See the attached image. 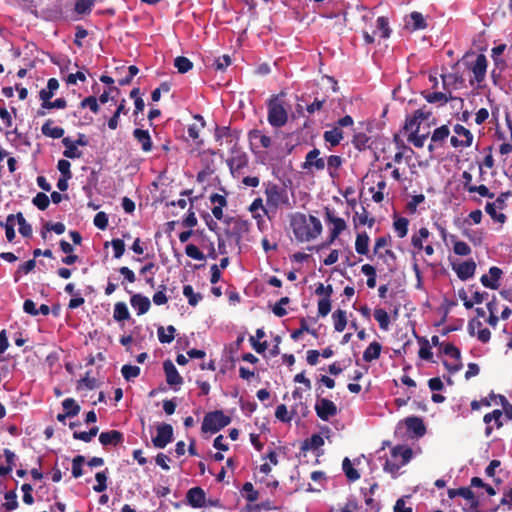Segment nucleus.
Returning a JSON list of instances; mask_svg holds the SVG:
<instances>
[{"label": "nucleus", "instance_id": "1", "mask_svg": "<svg viewBox=\"0 0 512 512\" xmlns=\"http://www.w3.org/2000/svg\"><path fill=\"white\" fill-rule=\"evenodd\" d=\"M290 225L296 239L300 242L311 241L322 232L321 221L313 215L306 216L297 212L291 216Z\"/></svg>", "mask_w": 512, "mask_h": 512}, {"label": "nucleus", "instance_id": "2", "mask_svg": "<svg viewBox=\"0 0 512 512\" xmlns=\"http://www.w3.org/2000/svg\"><path fill=\"white\" fill-rule=\"evenodd\" d=\"M461 63L471 74L469 78L470 86L478 89L484 88L488 68L487 57L483 53L469 50L463 55Z\"/></svg>", "mask_w": 512, "mask_h": 512}, {"label": "nucleus", "instance_id": "3", "mask_svg": "<svg viewBox=\"0 0 512 512\" xmlns=\"http://www.w3.org/2000/svg\"><path fill=\"white\" fill-rule=\"evenodd\" d=\"M267 120L274 128L283 127L288 121V112L280 95H272L267 101Z\"/></svg>", "mask_w": 512, "mask_h": 512}, {"label": "nucleus", "instance_id": "4", "mask_svg": "<svg viewBox=\"0 0 512 512\" xmlns=\"http://www.w3.org/2000/svg\"><path fill=\"white\" fill-rule=\"evenodd\" d=\"M413 451L405 445H397L391 450V458L387 459L384 464V471L397 474L398 470L406 465L412 458Z\"/></svg>", "mask_w": 512, "mask_h": 512}, {"label": "nucleus", "instance_id": "5", "mask_svg": "<svg viewBox=\"0 0 512 512\" xmlns=\"http://www.w3.org/2000/svg\"><path fill=\"white\" fill-rule=\"evenodd\" d=\"M265 187L266 204L276 210L281 205L290 206L287 190L273 182L263 184Z\"/></svg>", "mask_w": 512, "mask_h": 512}, {"label": "nucleus", "instance_id": "6", "mask_svg": "<svg viewBox=\"0 0 512 512\" xmlns=\"http://www.w3.org/2000/svg\"><path fill=\"white\" fill-rule=\"evenodd\" d=\"M227 228L224 233L226 237L236 245H240L243 236L249 232L250 223L240 217H229L225 220Z\"/></svg>", "mask_w": 512, "mask_h": 512}, {"label": "nucleus", "instance_id": "7", "mask_svg": "<svg viewBox=\"0 0 512 512\" xmlns=\"http://www.w3.org/2000/svg\"><path fill=\"white\" fill-rule=\"evenodd\" d=\"M231 423V418L226 416L223 411L215 410L207 413L202 422V431L216 433Z\"/></svg>", "mask_w": 512, "mask_h": 512}, {"label": "nucleus", "instance_id": "8", "mask_svg": "<svg viewBox=\"0 0 512 512\" xmlns=\"http://www.w3.org/2000/svg\"><path fill=\"white\" fill-rule=\"evenodd\" d=\"M315 412L317 416L323 420L328 421L338 413L336 404L327 398H318L315 404Z\"/></svg>", "mask_w": 512, "mask_h": 512}, {"label": "nucleus", "instance_id": "9", "mask_svg": "<svg viewBox=\"0 0 512 512\" xmlns=\"http://www.w3.org/2000/svg\"><path fill=\"white\" fill-rule=\"evenodd\" d=\"M173 440V427L170 424L162 423L157 427V435L152 438L156 448L163 449Z\"/></svg>", "mask_w": 512, "mask_h": 512}, {"label": "nucleus", "instance_id": "10", "mask_svg": "<svg viewBox=\"0 0 512 512\" xmlns=\"http://www.w3.org/2000/svg\"><path fill=\"white\" fill-rule=\"evenodd\" d=\"M431 115L430 111L424 108L417 109L413 115L407 116L405 119L404 130L410 133L418 132L420 124L423 120H427Z\"/></svg>", "mask_w": 512, "mask_h": 512}, {"label": "nucleus", "instance_id": "11", "mask_svg": "<svg viewBox=\"0 0 512 512\" xmlns=\"http://www.w3.org/2000/svg\"><path fill=\"white\" fill-rule=\"evenodd\" d=\"M231 152L232 156L227 160V165L231 174L234 175L236 172H239L248 165L249 158L245 152L236 147H233Z\"/></svg>", "mask_w": 512, "mask_h": 512}, {"label": "nucleus", "instance_id": "12", "mask_svg": "<svg viewBox=\"0 0 512 512\" xmlns=\"http://www.w3.org/2000/svg\"><path fill=\"white\" fill-rule=\"evenodd\" d=\"M320 154L321 152L317 148L310 150L305 156L302 168L311 172H313V169L316 171L323 170L325 168V161L323 158L319 157Z\"/></svg>", "mask_w": 512, "mask_h": 512}, {"label": "nucleus", "instance_id": "13", "mask_svg": "<svg viewBox=\"0 0 512 512\" xmlns=\"http://www.w3.org/2000/svg\"><path fill=\"white\" fill-rule=\"evenodd\" d=\"M325 220L332 224L333 227L330 229L332 237H339V235L347 228V224L343 218L336 217L331 209L325 208Z\"/></svg>", "mask_w": 512, "mask_h": 512}, {"label": "nucleus", "instance_id": "14", "mask_svg": "<svg viewBox=\"0 0 512 512\" xmlns=\"http://www.w3.org/2000/svg\"><path fill=\"white\" fill-rule=\"evenodd\" d=\"M163 369L166 376V382L170 386H177L183 383V378L179 374L173 362L169 359L163 362Z\"/></svg>", "mask_w": 512, "mask_h": 512}, {"label": "nucleus", "instance_id": "15", "mask_svg": "<svg viewBox=\"0 0 512 512\" xmlns=\"http://www.w3.org/2000/svg\"><path fill=\"white\" fill-rule=\"evenodd\" d=\"M186 500L191 507L202 508L205 506V491L201 487H193L187 491Z\"/></svg>", "mask_w": 512, "mask_h": 512}, {"label": "nucleus", "instance_id": "16", "mask_svg": "<svg viewBox=\"0 0 512 512\" xmlns=\"http://www.w3.org/2000/svg\"><path fill=\"white\" fill-rule=\"evenodd\" d=\"M453 270L456 272L458 278L462 281H465L475 274L476 271V263L473 259H469L460 264L453 265Z\"/></svg>", "mask_w": 512, "mask_h": 512}, {"label": "nucleus", "instance_id": "17", "mask_svg": "<svg viewBox=\"0 0 512 512\" xmlns=\"http://www.w3.org/2000/svg\"><path fill=\"white\" fill-rule=\"evenodd\" d=\"M489 275H482L480 281L483 286L490 289H498L502 270L496 266L489 269Z\"/></svg>", "mask_w": 512, "mask_h": 512}, {"label": "nucleus", "instance_id": "18", "mask_svg": "<svg viewBox=\"0 0 512 512\" xmlns=\"http://www.w3.org/2000/svg\"><path fill=\"white\" fill-rule=\"evenodd\" d=\"M422 95L424 96L425 100L428 103H440L441 105L446 104L450 100H457L460 102L461 105H463L464 100L460 97H454L450 93L446 94L443 92H432V93H425L422 92Z\"/></svg>", "mask_w": 512, "mask_h": 512}, {"label": "nucleus", "instance_id": "19", "mask_svg": "<svg viewBox=\"0 0 512 512\" xmlns=\"http://www.w3.org/2000/svg\"><path fill=\"white\" fill-rule=\"evenodd\" d=\"M130 303L138 315L147 313L151 307L149 298L142 294H133L130 298Z\"/></svg>", "mask_w": 512, "mask_h": 512}, {"label": "nucleus", "instance_id": "20", "mask_svg": "<svg viewBox=\"0 0 512 512\" xmlns=\"http://www.w3.org/2000/svg\"><path fill=\"white\" fill-rule=\"evenodd\" d=\"M123 433L118 430H110L102 432L99 435V442L103 446L113 445L117 446L123 442Z\"/></svg>", "mask_w": 512, "mask_h": 512}, {"label": "nucleus", "instance_id": "21", "mask_svg": "<svg viewBox=\"0 0 512 512\" xmlns=\"http://www.w3.org/2000/svg\"><path fill=\"white\" fill-rule=\"evenodd\" d=\"M407 430L413 432L417 437H421L426 433V427L421 418L411 416L405 419Z\"/></svg>", "mask_w": 512, "mask_h": 512}, {"label": "nucleus", "instance_id": "22", "mask_svg": "<svg viewBox=\"0 0 512 512\" xmlns=\"http://www.w3.org/2000/svg\"><path fill=\"white\" fill-rule=\"evenodd\" d=\"M133 136L137 140V142L141 145V149L144 152H150L152 150L153 145H152V140H151L148 130H143V129L137 128L133 131Z\"/></svg>", "mask_w": 512, "mask_h": 512}, {"label": "nucleus", "instance_id": "23", "mask_svg": "<svg viewBox=\"0 0 512 512\" xmlns=\"http://www.w3.org/2000/svg\"><path fill=\"white\" fill-rule=\"evenodd\" d=\"M53 120L48 119L41 127V132L44 136L50 137L52 139H59L64 136V129L62 127H53Z\"/></svg>", "mask_w": 512, "mask_h": 512}, {"label": "nucleus", "instance_id": "24", "mask_svg": "<svg viewBox=\"0 0 512 512\" xmlns=\"http://www.w3.org/2000/svg\"><path fill=\"white\" fill-rule=\"evenodd\" d=\"M406 26L411 30L415 31L425 29L427 27V23L420 12L413 11L410 14V21L406 23Z\"/></svg>", "mask_w": 512, "mask_h": 512}, {"label": "nucleus", "instance_id": "25", "mask_svg": "<svg viewBox=\"0 0 512 512\" xmlns=\"http://www.w3.org/2000/svg\"><path fill=\"white\" fill-rule=\"evenodd\" d=\"M382 346L379 342L373 341L363 352V360L372 362L380 357Z\"/></svg>", "mask_w": 512, "mask_h": 512}, {"label": "nucleus", "instance_id": "26", "mask_svg": "<svg viewBox=\"0 0 512 512\" xmlns=\"http://www.w3.org/2000/svg\"><path fill=\"white\" fill-rule=\"evenodd\" d=\"M370 238L366 232L358 233L355 240V250L360 255H367L369 252Z\"/></svg>", "mask_w": 512, "mask_h": 512}, {"label": "nucleus", "instance_id": "27", "mask_svg": "<svg viewBox=\"0 0 512 512\" xmlns=\"http://www.w3.org/2000/svg\"><path fill=\"white\" fill-rule=\"evenodd\" d=\"M323 138L325 142L329 143L332 147H335L342 141L343 131L339 127H334L332 130L325 131Z\"/></svg>", "mask_w": 512, "mask_h": 512}, {"label": "nucleus", "instance_id": "28", "mask_svg": "<svg viewBox=\"0 0 512 512\" xmlns=\"http://www.w3.org/2000/svg\"><path fill=\"white\" fill-rule=\"evenodd\" d=\"M343 159L338 155H330L327 158V170L332 179L338 177V169L342 166Z\"/></svg>", "mask_w": 512, "mask_h": 512}, {"label": "nucleus", "instance_id": "29", "mask_svg": "<svg viewBox=\"0 0 512 512\" xmlns=\"http://www.w3.org/2000/svg\"><path fill=\"white\" fill-rule=\"evenodd\" d=\"M332 319L334 323V329L337 332H342L346 328L347 325V316L346 311L342 309H337L332 314Z\"/></svg>", "mask_w": 512, "mask_h": 512}, {"label": "nucleus", "instance_id": "30", "mask_svg": "<svg viewBox=\"0 0 512 512\" xmlns=\"http://www.w3.org/2000/svg\"><path fill=\"white\" fill-rule=\"evenodd\" d=\"M194 119L199 123H193L188 126V135L193 140H197L200 136V131L205 127V121L200 114L194 115Z\"/></svg>", "mask_w": 512, "mask_h": 512}, {"label": "nucleus", "instance_id": "31", "mask_svg": "<svg viewBox=\"0 0 512 512\" xmlns=\"http://www.w3.org/2000/svg\"><path fill=\"white\" fill-rule=\"evenodd\" d=\"M449 134V127L447 125H442L433 131L431 136V142L439 144V146H442L443 142L448 138Z\"/></svg>", "mask_w": 512, "mask_h": 512}, {"label": "nucleus", "instance_id": "32", "mask_svg": "<svg viewBox=\"0 0 512 512\" xmlns=\"http://www.w3.org/2000/svg\"><path fill=\"white\" fill-rule=\"evenodd\" d=\"M167 332L165 333V328L163 326L158 327L157 334L158 339L161 343H171L175 338L176 328L173 325H169L166 328Z\"/></svg>", "mask_w": 512, "mask_h": 512}, {"label": "nucleus", "instance_id": "33", "mask_svg": "<svg viewBox=\"0 0 512 512\" xmlns=\"http://www.w3.org/2000/svg\"><path fill=\"white\" fill-rule=\"evenodd\" d=\"M374 318L378 322L380 329L388 330L390 325V317L386 310L383 308H376L374 310Z\"/></svg>", "mask_w": 512, "mask_h": 512}, {"label": "nucleus", "instance_id": "34", "mask_svg": "<svg viewBox=\"0 0 512 512\" xmlns=\"http://www.w3.org/2000/svg\"><path fill=\"white\" fill-rule=\"evenodd\" d=\"M342 469L349 481L354 482L360 478V473L353 467L350 459L347 457L342 462Z\"/></svg>", "mask_w": 512, "mask_h": 512}, {"label": "nucleus", "instance_id": "35", "mask_svg": "<svg viewBox=\"0 0 512 512\" xmlns=\"http://www.w3.org/2000/svg\"><path fill=\"white\" fill-rule=\"evenodd\" d=\"M113 318L118 322L128 320L130 318L129 310L124 302H117L115 304Z\"/></svg>", "mask_w": 512, "mask_h": 512}, {"label": "nucleus", "instance_id": "36", "mask_svg": "<svg viewBox=\"0 0 512 512\" xmlns=\"http://www.w3.org/2000/svg\"><path fill=\"white\" fill-rule=\"evenodd\" d=\"M174 66L179 73L184 74L193 68V62L184 56H178L174 60Z\"/></svg>", "mask_w": 512, "mask_h": 512}, {"label": "nucleus", "instance_id": "37", "mask_svg": "<svg viewBox=\"0 0 512 512\" xmlns=\"http://www.w3.org/2000/svg\"><path fill=\"white\" fill-rule=\"evenodd\" d=\"M183 295L188 299L189 305L193 307L203 299V296L200 293L194 292V289L191 285H185L183 287Z\"/></svg>", "mask_w": 512, "mask_h": 512}, {"label": "nucleus", "instance_id": "38", "mask_svg": "<svg viewBox=\"0 0 512 512\" xmlns=\"http://www.w3.org/2000/svg\"><path fill=\"white\" fill-rule=\"evenodd\" d=\"M490 398L498 399L503 407V414L506 416L508 420H512V404L508 402L506 397L501 394H495L494 392H491Z\"/></svg>", "mask_w": 512, "mask_h": 512}, {"label": "nucleus", "instance_id": "39", "mask_svg": "<svg viewBox=\"0 0 512 512\" xmlns=\"http://www.w3.org/2000/svg\"><path fill=\"white\" fill-rule=\"evenodd\" d=\"M408 225L409 220L405 217H399L394 221L393 226L399 238H404L407 235Z\"/></svg>", "mask_w": 512, "mask_h": 512}, {"label": "nucleus", "instance_id": "40", "mask_svg": "<svg viewBox=\"0 0 512 512\" xmlns=\"http://www.w3.org/2000/svg\"><path fill=\"white\" fill-rule=\"evenodd\" d=\"M453 131L456 135L464 138L463 140L465 144H467V146L472 145L474 136L469 129L465 128L461 124H455L453 127Z\"/></svg>", "mask_w": 512, "mask_h": 512}, {"label": "nucleus", "instance_id": "41", "mask_svg": "<svg viewBox=\"0 0 512 512\" xmlns=\"http://www.w3.org/2000/svg\"><path fill=\"white\" fill-rule=\"evenodd\" d=\"M451 239L454 241L453 251L455 254L459 256H467L471 253V248L466 242L456 240L455 235H451Z\"/></svg>", "mask_w": 512, "mask_h": 512}, {"label": "nucleus", "instance_id": "42", "mask_svg": "<svg viewBox=\"0 0 512 512\" xmlns=\"http://www.w3.org/2000/svg\"><path fill=\"white\" fill-rule=\"evenodd\" d=\"M17 223L19 225V233L23 237H30L32 235V227L31 225L26 221L23 214L21 212L16 214Z\"/></svg>", "mask_w": 512, "mask_h": 512}, {"label": "nucleus", "instance_id": "43", "mask_svg": "<svg viewBox=\"0 0 512 512\" xmlns=\"http://www.w3.org/2000/svg\"><path fill=\"white\" fill-rule=\"evenodd\" d=\"M250 140L258 139L261 147L269 148L271 146V138L267 135H264L260 130H251L248 134Z\"/></svg>", "mask_w": 512, "mask_h": 512}, {"label": "nucleus", "instance_id": "44", "mask_svg": "<svg viewBox=\"0 0 512 512\" xmlns=\"http://www.w3.org/2000/svg\"><path fill=\"white\" fill-rule=\"evenodd\" d=\"M495 203L488 202L485 206L486 213L496 222L504 223L507 219L504 213H497Z\"/></svg>", "mask_w": 512, "mask_h": 512}, {"label": "nucleus", "instance_id": "45", "mask_svg": "<svg viewBox=\"0 0 512 512\" xmlns=\"http://www.w3.org/2000/svg\"><path fill=\"white\" fill-rule=\"evenodd\" d=\"M97 484L93 486V490L97 493H101L107 489V470L97 472L95 475Z\"/></svg>", "mask_w": 512, "mask_h": 512}, {"label": "nucleus", "instance_id": "46", "mask_svg": "<svg viewBox=\"0 0 512 512\" xmlns=\"http://www.w3.org/2000/svg\"><path fill=\"white\" fill-rule=\"evenodd\" d=\"M86 459L83 455H77L72 460V476L74 478H79L83 475V464Z\"/></svg>", "mask_w": 512, "mask_h": 512}, {"label": "nucleus", "instance_id": "47", "mask_svg": "<svg viewBox=\"0 0 512 512\" xmlns=\"http://www.w3.org/2000/svg\"><path fill=\"white\" fill-rule=\"evenodd\" d=\"M442 353L445 354L446 356L454 359L455 361H458L461 360V352H460V349L457 348L453 343H445V345H443V348L441 349Z\"/></svg>", "mask_w": 512, "mask_h": 512}, {"label": "nucleus", "instance_id": "48", "mask_svg": "<svg viewBox=\"0 0 512 512\" xmlns=\"http://www.w3.org/2000/svg\"><path fill=\"white\" fill-rule=\"evenodd\" d=\"M369 141L370 137H368L365 133L360 132L354 135L352 143L358 150H364L369 147Z\"/></svg>", "mask_w": 512, "mask_h": 512}, {"label": "nucleus", "instance_id": "49", "mask_svg": "<svg viewBox=\"0 0 512 512\" xmlns=\"http://www.w3.org/2000/svg\"><path fill=\"white\" fill-rule=\"evenodd\" d=\"M95 2V0H77L74 7L75 12L80 15L88 14Z\"/></svg>", "mask_w": 512, "mask_h": 512}, {"label": "nucleus", "instance_id": "50", "mask_svg": "<svg viewBox=\"0 0 512 512\" xmlns=\"http://www.w3.org/2000/svg\"><path fill=\"white\" fill-rule=\"evenodd\" d=\"M35 266H36V262L34 259L28 260V261L24 262L23 264H21L18 267L17 271L15 272V275H14L15 282L19 281L22 273L23 274L30 273L32 270H34Z\"/></svg>", "mask_w": 512, "mask_h": 512}, {"label": "nucleus", "instance_id": "51", "mask_svg": "<svg viewBox=\"0 0 512 512\" xmlns=\"http://www.w3.org/2000/svg\"><path fill=\"white\" fill-rule=\"evenodd\" d=\"M121 373L126 381H131L140 375V367L134 365H124L121 369Z\"/></svg>", "mask_w": 512, "mask_h": 512}, {"label": "nucleus", "instance_id": "52", "mask_svg": "<svg viewBox=\"0 0 512 512\" xmlns=\"http://www.w3.org/2000/svg\"><path fill=\"white\" fill-rule=\"evenodd\" d=\"M324 445V439L320 434H313L304 442L303 449H318Z\"/></svg>", "mask_w": 512, "mask_h": 512}, {"label": "nucleus", "instance_id": "53", "mask_svg": "<svg viewBox=\"0 0 512 512\" xmlns=\"http://www.w3.org/2000/svg\"><path fill=\"white\" fill-rule=\"evenodd\" d=\"M32 203L39 209V210H46L50 204L49 197L43 193L39 192L36 194V196L33 198Z\"/></svg>", "mask_w": 512, "mask_h": 512}, {"label": "nucleus", "instance_id": "54", "mask_svg": "<svg viewBox=\"0 0 512 512\" xmlns=\"http://www.w3.org/2000/svg\"><path fill=\"white\" fill-rule=\"evenodd\" d=\"M185 253L188 257L194 259V260H198V261H203L205 260L206 256L199 250V248L194 245V244H188L186 245L185 247Z\"/></svg>", "mask_w": 512, "mask_h": 512}, {"label": "nucleus", "instance_id": "55", "mask_svg": "<svg viewBox=\"0 0 512 512\" xmlns=\"http://www.w3.org/2000/svg\"><path fill=\"white\" fill-rule=\"evenodd\" d=\"M80 107L81 108H89L93 113H98L99 110H100V106L98 104V100L95 96H88L86 98H84L81 102H80Z\"/></svg>", "mask_w": 512, "mask_h": 512}, {"label": "nucleus", "instance_id": "56", "mask_svg": "<svg viewBox=\"0 0 512 512\" xmlns=\"http://www.w3.org/2000/svg\"><path fill=\"white\" fill-rule=\"evenodd\" d=\"M6 502L3 503V507L6 510H15L18 507L17 495L15 491H8L5 493Z\"/></svg>", "mask_w": 512, "mask_h": 512}, {"label": "nucleus", "instance_id": "57", "mask_svg": "<svg viewBox=\"0 0 512 512\" xmlns=\"http://www.w3.org/2000/svg\"><path fill=\"white\" fill-rule=\"evenodd\" d=\"M377 29L381 32V37L386 39L389 38L391 29L389 27L388 19L384 16H380L377 19Z\"/></svg>", "mask_w": 512, "mask_h": 512}, {"label": "nucleus", "instance_id": "58", "mask_svg": "<svg viewBox=\"0 0 512 512\" xmlns=\"http://www.w3.org/2000/svg\"><path fill=\"white\" fill-rule=\"evenodd\" d=\"M331 297H323L318 301V314L321 317L327 316L331 311Z\"/></svg>", "mask_w": 512, "mask_h": 512}, {"label": "nucleus", "instance_id": "59", "mask_svg": "<svg viewBox=\"0 0 512 512\" xmlns=\"http://www.w3.org/2000/svg\"><path fill=\"white\" fill-rule=\"evenodd\" d=\"M428 137V134L419 135L418 132L409 133L407 140L417 148H422Z\"/></svg>", "mask_w": 512, "mask_h": 512}, {"label": "nucleus", "instance_id": "60", "mask_svg": "<svg viewBox=\"0 0 512 512\" xmlns=\"http://www.w3.org/2000/svg\"><path fill=\"white\" fill-rule=\"evenodd\" d=\"M290 302L289 297H282L273 307V313L278 317H284L287 314V310L283 307Z\"/></svg>", "mask_w": 512, "mask_h": 512}, {"label": "nucleus", "instance_id": "61", "mask_svg": "<svg viewBox=\"0 0 512 512\" xmlns=\"http://www.w3.org/2000/svg\"><path fill=\"white\" fill-rule=\"evenodd\" d=\"M115 258H121L125 252V243L122 239L116 238L111 241Z\"/></svg>", "mask_w": 512, "mask_h": 512}, {"label": "nucleus", "instance_id": "62", "mask_svg": "<svg viewBox=\"0 0 512 512\" xmlns=\"http://www.w3.org/2000/svg\"><path fill=\"white\" fill-rule=\"evenodd\" d=\"M275 417L282 422H290L292 417L289 415L286 405L280 404L275 411Z\"/></svg>", "mask_w": 512, "mask_h": 512}, {"label": "nucleus", "instance_id": "63", "mask_svg": "<svg viewBox=\"0 0 512 512\" xmlns=\"http://www.w3.org/2000/svg\"><path fill=\"white\" fill-rule=\"evenodd\" d=\"M243 491L246 493V499L249 502H255L259 498V493L256 491L250 482H246L243 485Z\"/></svg>", "mask_w": 512, "mask_h": 512}, {"label": "nucleus", "instance_id": "64", "mask_svg": "<svg viewBox=\"0 0 512 512\" xmlns=\"http://www.w3.org/2000/svg\"><path fill=\"white\" fill-rule=\"evenodd\" d=\"M94 225L101 229V230H105L108 226V216L105 212L101 211V212H98L95 217H94Z\"/></svg>", "mask_w": 512, "mask_h": 512}]
</instances>
